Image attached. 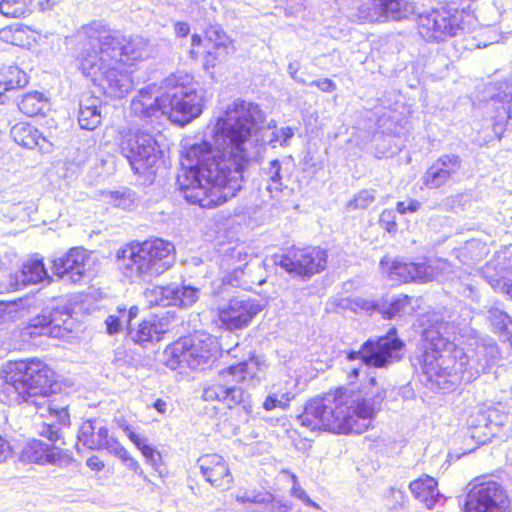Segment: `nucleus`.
<instances>
[{"instance_id": "nucleus-4", "label": "nucleus", "mask_w": 512, "mask_h": 512, "mask_svg": "<svg viewBox=\"0 0 512 512\" xmlns=\"http://www.w3.org/2000/svg\"><path fill=\"white\" fill-rule=\"evenodd\" d=\"M468 322L455 324L440 313L427 314L423 320L422 347L412 358V365L421 369L427 381L440 390H451L464 380L462 375L464 349L456 344Z\"/></svg>"}, {"instance_id": "nucleus-7", "label": "nucleus", "mask_w": 512, "mask_h": 512, "mask_svg": "<svg viewBox=\"0 0 512 512\" xmlns=\"http://www.w3.org/2000/svg\"><path fill=\"white\" fill-rule=\"evenodd\" d=\"M262 364L258 358L238 363L222 370L219 375L225 383H213L204 388L202 397L205 401H217L227 408H241L247 415L252 412L250 395L243 387L257 385L262 378Z\"/></svg>"}, {"instance_id": "nucleus-13", "label": "nucleus", "mask_w": 512, "mask_h": 512, "mask_svg": "<svg viewBox=\"0 0 512 512\" xmlns=\"http://www.w3.org/2000/svg\"><path fill=\"white\" fill-rule=\"evenodd\" d=\"M464 512H508L509 499L504 487L493 480L471 484Z\"/></svg>"}, {"instance_id": "nucleus-29", "label": "nucleus", "mask_w": 512, "mask_h": 512, "mask_svg": "<svg viewBox=\"0 0 512 512\" xmlns=\"http://www.w3.org/2000/svg\"><path fill=\"white\" fill-rule=\"evenodd\" d=\"M436 480L430 476L419 478L410 483L409 489L416 499L428 509H432L441 498Z\"/></svg>"}, {"instance_id": "nucleus-48", "label": "nucleus", "mask_w": 512, "mask_h": 512, "mask_svg": "<svg viewBox=\"0 0 512 512\" xmlns=\"http://www.w3.org/2000/svg\"><path fill=\"white\" fill-rule=\"evenodd\" d=\"M488 419L491 421H488V432H483L485 439L494 436L499 431V428L507 422L508 416L496 408L489 407Z\"/></svg>"}, {"instance_id": "nucleus-49", "label": "nucleus", "mask_w": 512, "mask_h": 512, "mask_svg": "<svg viewBox=\"0 0 512 512\" xmlns=\"http://www.w3.org/2000/svg\"><path fill=\"white\" fill-rule=\"evenodd\" d=\"M488 320L497 332H504L508 325L512 324V319L499 307H491L488 311Z\"/></svg>"}, {"instance_id": "nucleus-46", "label": "nucleus", "mask_w": 512, "mask_h": 512, "mask_svg": "<svg viewBox=\"0 0 512 512\" xmlns=\"http://www.w3.org/2000/svg\"><path fill=\"white\" fill-rule=\"evenodd\" d=\"M268 129H274L271 134V138L268 140V144L275 148L276 144L279 143L281 146L285 147L288 145L289 140L294 136V129L286 126L282 127L279 130H276V122L271 121L268 124Z\"/></svg>"}, {"instance_id": "nucleus-30", "label": "nucleus", "mask_w": 512, "mask_h": 512, "mask_svg": "<svg viewBox=\"0 0 512 512\" xmlns=\"http://www.w3.org/2000/svg\"><path fill=\"white\" fill-rule=\"evenodd\" d=\"M36 306L37 300L32 296L13 301H0V328L23 317L25 312Z\"/></svg>"}, {"instance_id": "nucleus-12", "label": "nucleus", "mask_w": 512, "mask_h": 512, "mask_svg": "<svg viewBox=\"0 0 512 512\" xmlns=\"http://www.w3.org/2000/svg\"><path fill=\"white\" fill-rule=\"evenodd\" d=\"M404 342L397 336L395 328L386 335L369 339L364 342L359 351H350L347 359H360L363 364L375 368H385L401 359Z\"/></svg>"}, {"instance_id": "nucleus-58", "label": "nucleus", "mask_w": 512, "mask_h": 512, "mask_svg": "<svg viewBox=\"0 0 512 512\" xmlns=\"http://www.w3.org/2000/svg\"><path fill=\"white\" fill-rule=\"evenodd\" d=\"M310 86H316L323 92L331 93L336 90V84L328 78H323L319 80H314L309 83Z\"/></svg>"}, {"instance_id": "nucleus-33", "label": "nucleus", "mask_w": 512, "mask_h": 512, "mask_svg": "<svg viewBox=\"0 0 512 512\" xmlns=\"http://www.w3.org/2000/svg\"><path fill=\"white\" fill-rule=\"evenodd\" d=\"M53 456L52 449L48 444L43 443L41 440L31 439L24 444L20 453V460L43 464L50 462Z\"/></svg>"}, {"instance_id": "nucleus-23", "label": "nucleus", "mask_w": 512, "mask_h": 512, "mask_svg": "<svg viewBox=\"0 0 512 512\" xmlns=\"http://www.w3.org/2000/svg\"><path fill=\"white\" fill-rule=\"evenodd\" d=\"M464 349L462 375L464 381H470L485 372L494 363L498 356V348L493 342H475V347Z\"/></svg>"}, {"instance_id": "nucleus-47", "label": "nucleus", "mask_w": 512, "mask_h": 512, "mask_svg": "<svg viewBox=\"0 0 512 512\" xmlns=\"http://www.w3.org/2000/svg\"><path fill=\"white\" fill-rule=\"evenodd\" d=\"M110 454L119 458L122 463L128 467V469L137 473L143 480L148 481L147 476L144 474L138 461L134 459L120 443L116 445Z\"/></svg>"}, {"instance_id": "nucleus-59", "label": "nucleus", "mask_w": 512, "mask_h": 512, "mask_svg": "<svg viewBox=\"0 0 512 512\" xmlns=\"http://www.w3.org/2000/svg\"><path fill=\"white\" fill-rule=\"evenodd\" d=\"M116 422H117L118 427L127 435V437L130 439V441L134 444H138L137 442L139 441V435L136 434L130 428V426L127 424L126 420L121 418V419H116Z\"/></svg>"}, {"instance_id": "nucleus-3", "label": "nucleus", "mask_w": 512, "mask_h": 512, "mask_svg": "<svg viewBox=\"0 0 512 512\" xmlns=\"http://www.w3.org/2000/svg\"><path fill=\"white\" fill-rule=\"evenodd\" d=\"M385 397V390L371 378L368 386L358 391L339 388L311 399L298 421L312 431L361 434L369 428Z\"/></svg>"}, {"instance_id": "nucleus-31", "label": "nucleus", "mask_w": 512, "mask_h": 512, "mask_svg": "<svg viewBox=\"0 0 512 512\" xmlns=\"http://www.w3.org/2000/svg\"><path fill=\"white\" fill-rule=\"evenodd\" d=\"M49 276L44 263L40 259L30 260L23 264L22 269L15 274L16 289L29 284H37Z\"/></svg>"}, {"instance_id": "nucleus-61", "label": "nucleus", "mask_w": 512, "mask_h": 512, "mask_svg": "<svg viewBox=\"0 0 512 512\" xmlns=\"http://www.w3.org/2000/svg\"><path fill=\"white\" fill-rule=\"evenodd\" d=\"M107 332L109 334H115L118 333L121 327V323L118 317L114 315L108 316V318L105 321Z\"/></svg>"}, {"instance_id": "nucleus-26", "label": "nucleus", "mask_w": 512, "mask_h": 512, "mask_svg": "<svg viewBox=\"0 0 512 512\" xmlns=\"http://www.w3.org/2000/svg\"><path fill=\"white\" fill-rule=\"evenodd\" d=\"M10 136L13 141L29 150L37 149L40 153H51L53 143L34 125L28 122H18L10 129Z\"/></svg>"}, {"instance_id": "nucleus-56", "label": "nucleus", "mask_w": 512, "mask_h": 512, "mask_svg": "<svg viewBox=\"0 0 512 512\" xmlns=\"http://www.w3.org/2000/svg\"><path fill=\"white\" fill-rule=\"evenodd\" d=\"M285 4L286 14L293 15L305 9L306 0H279Z\"/></svg>"}, {"instance_id": "nucleus-11", "label": "nucleus", "mask_w": 512, "mask_h": 512, "mask_svg": "<svg viewBox=\"0 0 512 512\" xmlns=\"http://www.w3.org/2000/svg\"><path fill=\"white\" fill-rule=\"evenodd\" d=\"M119 148L137 174H143L155 168L162 156L156 139L145 131H129L123 134Z\"/></svg>"}, {"instance_id": "nucleus-41", "label": "nucleus", "mask_w": 512, "mask_h": 512, "mask_svg": "<svg viewBox=\"0 0 512 512\" xmlns=\"http://www.w3.org/2000/svg\"><path fill=\"white\" fill-rule=\"evenodd\" d=\"M488 408H478L472 412L467 419V424L471 429V437L479 441H485L483 432H488Z\"/></svg>"}, {"instance_id": "nucleus-38", "label": "nucleus", "mask_w": 512, "mask_h": 512, "mask_svg": "<svg viewBox=\"0 0 512 512\" xmlns=\"http://www.w3.org/2000/svg\"><path fill=\"white\" fill-rule=\"evenodd\" d=\"M164 333L163 326L155 321H143L135 331H130L131 338L140 345L160 341Z\"/></svg>"}, {"instance_id": "nucleus-43", "label": "nucleus", "mask_w": 512, "mask_h": 512, "mask_svg": "<svg viewBox=\"0 0 512 512\" xmlns=\"http://www.w3.org/2000/svg\"><path fill=\"white\" fill-rule=\"evenodd\" d=\"M492 269V264L488 263L484 270L483 276L487 279L488 283L496 292L505 293L512 299V278L507 275L502 276H490L489 271Z\"/></svg>"}, {"instance_id": "nucleus-8", "label": "nucleus", "mask_w": 512, "mask_h": 512, "mask_svg": "<svg viewBox=\"0 0 512 512\" xmlns=\"http://www.w3.org/2000/svg\"><path fill=\"white\" fill-rule=\"evenodd\" d=\"M161 88L164 90L167 116L172 122L183 126L201 115L204 92L191 74L172 73L162 80Z\"/></svg>"}, {"instance_id": "nucleus-17", "label": "nucleus", "mask_w": 512, "mask_h": 512, "mask_svg": "<svg viewBox=\"0 0 512 512\" xmlns=\"http://www.w3.org/2000/svg\"><path fill=\"white\" fill-rule=\"evenodd\" d=\"M200 295V290L190 285L170 284L148 288L144 292L145 299L150 305L191 307Z\"/></svg>"}, {"instance_id": "nucleus-64", "label": "nucleus", "mask_w": 512, "mask_h": 512, "mask_svg": "<svg viewBox=\"0 0 512 512\" xmlns=\"http://www.w3.org/2000/svg\"><path fill=\"white\" fill-rule=\"evenodd\" d=\"M174 31L178 37H186L190 33V26L187 22H176Z\"/></svg>"}, {"instance_id": "nucleus-51", "label": "nucleus", "mask_w": 512, "mask_h": 512, "mask_svg": "<svg viewBox=\"0 0 512 512\" xmlns=\"http://www.w3.org/2000/svg\"><path fill=\"white\" fill-rule=\"evenodd\" d=\"M38 433L55 445L57 443L64 444L61 429L55 424L43 423Z\"/></svg>"}, {"instance_id": "nucleus-60", "label": "nucleus", "mask_w": 512, "mask_h": 512, "mask_svg": "<svg viewBox=\"0 0 512 512\" xmlns=\"http://www.w3.org/2000/svg\"><path fill=\"white\" fill-rule=\"evenodd\" d=\"M12 454L9 441L0 434V463L5 462Z\"/></svg>"}, {"instance_id": "nucleus-45", "label": "nucleus", "mask_w": 512, "mask_h": 512, "mask_svg": "<svg viewBox=\"0 0 512 512\" xmlns=\"http://www.w3.org/2000/svg\"><path fill=\"white\" fill-rule=\"evenodd\" d=\"M53 319L50 315L41 314L30 320L29 329L31 335H51L53 329Z\"/></svg>"}, {"instance_id": "nucleus-50", "label": "nucleus", "mask_w": 512, "mask_h": 512, "mask_svg": "<svg viewBox=\"0 0 512 512\" xmlns=\"http://www.w3.org/2000/svg\"><path fill=\"white\" fill-rule=\"evenodd\" d=\"M375 201V192L373 190H362L349 201L350 209H366Z\"/></svg>"}, {"instance_id": "nucleus-20", "label": "nucleus", "mask_w": 512, "mask_h": 512, "mask_svg": "<svg viewBox=\"0 0 512 512\" xmlns=\"http://www.w3.org/2000/svg\"><path fill=\"white\" fill-rule=\"evenodd\" d=\"M450 267L446 260H436L431 263L394 262L389 269L391 278L397 277L399 281L429 282L439 279L441 274Z\"/></svg>"}, {"instance_id": "nucleus-35", "label": "nucleus", "mask_w": 512, "mask_h": 512, "mask_svg": "<svg viewBox=\"0 0 512 512\" xmlns=\"http://www.w3.org/2000/svg\"><path fill=\"white\" fill-rule=\"evenodd\" d=\"M281 170V162L277 159L270 161L268 166L263 168L262 175L266 182V190L272 198L282 192L285 187Z\"/></svg>"}, {"instance_id": "nucleus-42", "label": "nucleus", "mask_w": 512, "mask_h": 512, "mask_svg": "<svg viewBox=\"0 0 512 512\" xmlns=\"http://www.w3.org/2000/svg\"><path fill=\"white\" fill-rule=\"evenodd\" d=\"M412 311L411 298L407 295H400L394 298L382 313L384 317L392 319L393 317L411 313Z\"/></svg>"}, {"instance_id": "nucleus-16", "label": "nucleus", "mask_w": 512, "mask_h": 512, "mask_svg": "<svg viewBox=\"0 0 512 512\" xmlns=\"http://www.w3.org/2000/svg\"><path fill=\"white\" fill-rule=\"evenodd\" d=\"M414 10L406 0H360L355 16L362 22H382L407 18Z\"/></svg>"}, {"instance_id": "nucleus-14", "label": "nucleus", "mask_w": 512, "mask_h": 512, "mask_svg": "<svg viewBox=\"0 0 512 512\" xmlns=\"http://www.w3.org/2000/svg\"><path fill=\"white\" fill-rule=\"evenodd\" d=\"M327 257V252L317 247H293L286 254L276 255L274 263L290 274L311 276L326 268Z\"/></svg>"}, {"instance_id": "nucleus-52", "label": "nucleus", "mask_w": 512, "mask_h": 512, "mask_svg": "<svg viewBox=\"0 0 512 512\" xmlns=\"http://www.w3.org/2000/svg\"><path fill=\"white\" fill-rule=\"evenodd\" d=\"M24 30L21 27H8L0 31V38L13 45H22Z\"/></svg>"}, {"instance_id": "nucleus-57", "label": "nucleus", "mask_w": 512, "mask_h": 512, "mask_svg": "<svg viewBox=\"0 0 512 512\" xmlns=\"http://www.w3.org/2000/svg\"><path fill=\"white\" fill-rule=\"evenodd\" d=\"M381 226L389 233L396 231L397 223L394 221L391 211H383L380 216Z\"/></svg>"}, {"instance_id": "nucleus-54", "label": "nucleus", "mask_w": 512, "mask_h": 512, "mask_svg": "<svg viewBox=\"0 0 512 512\" xmlns=\"http://www.w3.org/2000/svg\"><path fill=\"white\" fill-rule=\"evenodd\" d=\"M291 478L293 481V486L291 489L292 494L298 499H300L306 505L318 508L317 504L314 501H312L307 495V493L299 486L296 475L292 474Z\"/></svg>"}, {"instance_id": "nucleus-28", "label": "nucleus", "mask_w": 512, "mask_h": 512, "mask_svg": "<svg viewBox=\"0 0 512 512\" xmlns=\"http://www.w3.org/2000/svg\"><path fill=\"white\" fill-rule=\"evenodd\" d=\"M102 121L101 100L93 96H84L79 103L78 123L81 129L95 130Z\"/></svg>"}, {"instance_id": "nucleus-5", "label": "nucleus", "mask_w": 512, "mask_h": 512, "mask_svg": "<svg viewBox=\"0 0 512 512\" xmlns=\"http://www.w3.org/2000/svg\"><path fill=\"white\" fill-rule=\"evenodd\" d=\"M4 372L6 390L15 394V401L31 403L37 408L46 407L59 424H70L69 396L48 399L57 386V374L48 364L36 358L14 361L6 365Z\"/></svg>"}, {"instance_id": "nucleus-44", "label": "nucleus", "mask_w": 512, "mask_h": 512, "mask_svg": "<svg viewBox=\"0 0 512 512\" xmlns=\"http://www.w3.org/2000/svg\"><path fill=\"white\" fill-rule=\"evenodd\" d=\"M30 0H0V13L6 17H21L29 11Z\"/></svg>"}, {"instance_id": "nucleus-21", "label": "nucleus", "mask_w": 512, "mask_h": 512, "mask_svg": "<svg viewBox=\"0 0 512 512\" xmlns=\"http://www.w3.org/2000/svg\"><path fill=\"white\" fill-rule=\"evenodd\" d=\"M130 110L133 115L146 121H153L167 115L164 90L161 85L151 84L139 90L131 101Z\"/></svg>"}, {"instance_id": "nucleus-37", "label": "nucleus", "mask_w": 512, "mask_h": 512, "mask_svg": "<svg viewBox=\"0 0 512 512\" xmlns=\"http://www.w3.org/2000/svg\"><path fill=\"white\" fill-rule=\"evenodd\" d=\"M28 83L27 75L18 66L0 65V86L4 90L22 88Z\"/></svg>"}, {"instance_id": "nucleus-6", "label": "nucleus", "mask_w": 512, "mask_h": 512, "mask_svg": "<svg viewBox=\"0 0 512 512\" xmlns=\"http://www.w3.org/2000/svg\"><path fill=\"white\" fill-rule=\"evenodd\" d=\"M174 261L173 243L161 238L132 242L116 253L117 268L131 283L150 282L169 270Z\"/></svg>"}, {"instance_id": "nucleus-19", "label": "nucleus", "mask_w": 512, "mask_h": 512, "mask_svg": "<svg viewBox=\"0 0 512 512\" xmlns=\"http://www.w3.org/2000/svg\"><path fill=\"white\" fill-rule=\"evenodd\" d=\"M463 174V161L459 155L444 154L437 158L423 175V184L438 189L458 182Z\"/></svg>"}, {"instance_id": "nucleus-18", "label": "nucleus", "mask_w": 512, "mask_h": 512, "mask_svg": "<svg viewBox=\"0 0 512 512\" xmlns=\"http://www.w3.org/2000/svg\"><path fill=\"white\" fill-rule=\"evenodd\" d=\"M90 257L83 248H71L61 257L52 261V272L61 281L79 284L86 278Z\"/></svg>"}, {"instance_id": "nucleus-36", "label": "nucleus", "mask_w": 512, "mask_h": 512, "mask_svg": "<svg viewBox=\"0 0 512 512\" xmlns=\"http://www.w3.org/2000/svg\"><path fill=\"white\" fill-rule=\"evenodd\" d=\"M18 108L28 117H34L43 114L48 109V102L42 93L33 91L22 96L18 102Z\"/></svg>"}, {"instance_id": "nucleus-15", "label": "nucleus", "mask_w": 512, "mask_h": 512, "mask_svg": "<svg viewBox=\"0 0 512 512\" xmlns=\"http://www.w3.org/2000/svg\"><path fill=\"white\" fill-rule=\"evenodd\" d=\"M261 310L256 299L236 296L218 306L217 317L222 327L233 331L247 327Z\"/></svg>"}, {"instance_id": "nucleus-53", "label": "nucleus", "mask_w": 512, "mask_h": 512, "mask_svg": "<svg viewBox=\"0 0 512 512\" xmlns=\"http://www.w3.org/2000/svg\"><path fill=\"white\" fill-rule=\"evenodd\" d=\"M270 495L267 493H256L254 491H245L243 494L236 496V500L240 503H264L269 501Z\"/></svg>"}, {"instance_id": "nucleus-32", "label": "nucleus", "mask_w": 512, "mask_h": 512, "mask_svg": "<svg viewBox=\"0 0 512 512\" xmlns=\"http://www.w3.org/2000/svg\"><path fill=\"white\" fill-rule=\"evenodd\" d=\"M294 397L295 394L289 381H285L283 384H274L263 402V408L266 411H271L276 408L285 410Z\"/></svg>"}, {"instance_id": "nucleus-22", "label": "nucleus", "mask_w": 512, "mask_h": 512, "mask_svg": "<svg viewBox=\"0 0 512 512\" xmlns=\"http://www.w3.org/2000/svg\"><path fill=\"white\" fill-rule=\"evenodd\" d=\"M119 441L109 435L105 421L100 418H93L84 421L77 434V449L80 445L89 450H106L111 453Z\"/></svg>"}, {"instance_id": "nucleus-2", "label": "nucleus", "mask_w": 512, "mask_h": 512, "mask_svg": "<svg viewBox=\"0 0 512 512\" xmlns=\"http://www.w3.org/2000/svg\"><path fill=\"white\" fill-rule=\"evenodd\" d=\"M88 39L81 43L77 56L82 73L111 98H122L134 87L132 66L149 54L141 37H129L118 31L86 28Z\"/></svg>"}, {"instance_id": "nucleus-10", "label": "nucleus", "mask_w": 512, "mask_h": 512, "mask_svg": "<svg viewBox=\"0 0 512 512\" xmlns=\"http://www.w3.org/2000/svg\"><path fill=\"white\" fill-rule=\"evenodd\" d=\"M215 341L207 334L183 337L166 347L167 364L175 369L187 366L191 369L208 364L215 356Z\"/></svg>"}, {"instance_id": "nucleus-62", "label": "nucleus", "mask_w": 512, "mask_h": 512, "mask_svg": "<svg viewBox=\"0 0 512 512\" xmlns=\"http://www.w3.org/2000/svg\"><path fill=\"white\" fill-rule=\"evenodd\" d=\"M138 444H135L136 447L141 451L142 455L148 459L149 457H152L154 453L156 452L155 449L145 443V439L139 436Z\"/></svg>"}, {"instance_id": "nucleus-34", "label": "nucleus", "mask_w": 512, "mask_h": 512, "mask_svg": "<svg viewBox=\"0 0 512 512\" xmlns=\"http://www.w3.org/2000/svg\"><path fill=\"white\" fill-rule=\"evenodd\" d=\"M498 90V93L491 97L493 104H502L496 115L495 130L511 118L509 104L512 102V75L504 82L499 83Z\"/></svg>"}, {"instance_id": "nucleus-55", "label": "nucleus", "mask_w": 512, "mask_h": 512, "mask_svg": "<svg viewBox=\"0 0 512 512\" xmlns=\"http://www.w3.org/2000/svg\"><path fill=\"white\" fill-rule=\"evenodd\" d=\"M421 207V203L418 200L415 199H409L406 201H400L396 205V210L400 214H406V213H414L418 211Z\"/></svg>"}, {"instance_id": "nucleus-24", "label": "nucleus", "mask_w": 512, "mask_h": 512, "mask_svg": "<svg viewBox=\"0 0 512 512\" xmlns=\"http://www.w3.org/2000/svg\"><path fill=\"white\" fill-rule=\"evenodd\" d=\"M201 475L214 488L228 490L234 479L226 460L218 454L203 455L197 460Z\"/></svg>"}, {"instance_id": "nucleus-27", "label": "nucleus", "mask_w": 512, "mask_h": 512, "mask_svg": "<svg viewBox=\"0 0 512 512\" xmlns=\"http://www.w3.org/2000/svg\"><path fill=\"white\" fill-rule=\"evenodd\" d=\"M263 269L260 263H246L243 268H235L234 271L225 278V281L235 287H241L244 290H252L254 285L261 286L265 279L262 275Z\"/></svg>"}, {"instance_id": "nucleus-25", "label": "nucleus", "mask_w": 512, "mask_h": 512, "mask_svg": "<svg viewBox=\"0 0 512 512\" xmlns=\"http://www.w3.org/2000/svg\"><path fill=\"white\" fill-rule=\"evenodd\" d=\"M204 38L207 42L203 64L205 69L214 68L234 51L232 39L218 25L208 27Z\"/></svg>"}, {"instance_id": "nucleus-9", "label": "nucleus", "mask_w": 512, "mask_h": 512, "mask_svg": "<svg viewBox=\"0 0 512 512\" xmlns=\"http://www.w3.org/2000/svg\"><path fill=\"white\" fill-rule=\"evenodd\" d=\"M473 18L464 10L449 6L424 11L418 15L420 36L427 42H442L461 32L469 31Z\"/></svg>"}, {"instance_id": "nucleus-1", "label": "nucleus", "mask_w": 512, "mask_h": 512, "mask_svg": "<svg viewBox=\"0 0 512 512\" xmlns=\"http://www.w3.org/2000/svg\"><path fill=\"white\" fill-rule=\"evenodd\" d=\"M264 120L257 104L236 100L218 118L211 140L186 148L177 184L187 202L211 209L236 195L245 166L259 154L253 137Z\"/></svg>"}, {"instance_id": "nucleus-40", "label": "nucleus", "mask_w": 512, "mask_h": 512, "mask_svg": "<svg viewBox=\"0 0 512 512\" xmlns=\"http://www.w3.org/2000/svg\"><path fill=\"white\" fill-rule=\"evenodd\" d=\"M102 196L107 203L124 210L132 209L137 202L136 193L129 189L106 191Z\"/></svg>"}, {"instance_id": "nucleus-39", "label": "nucleus", "mask_w": 512, "mask_h": 512, "mask_svg": "<svg viewBox=\"0 0 512 512\" xmlns=\"http://www.w3.org/2000/svg\"><path fill=\"white\" fill-rule=\"evenodd\" d=\"M37 210L35 203L31 201L6 204L1 212L5 219L9 221L27 222L31 220L32 214Z\"/></svg>"}, {"instance_id": "nucleus-63", "label": "nucleus", "mask_w": 512, "mask_h": 512, "mask_svg": "<svg viewBox=\"0 0 512 512\" xmlns=\"http://www.w3.org/2000/svg\"><path fill=\"white\" fill-rule=\"evenodd\" d=\"M459 292L467 298H471L473 300L478 299L477 291H476L475 287L470 283L461 284V286L459 288Z\"/></svg>"}]
</instances>
